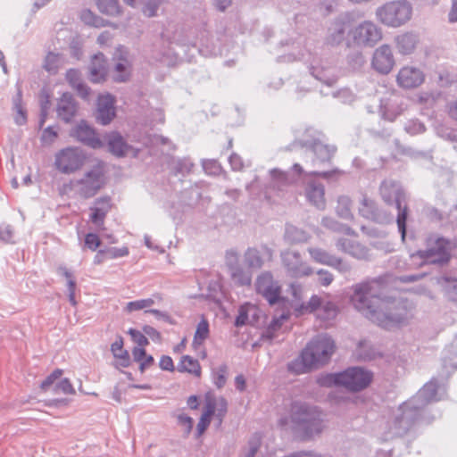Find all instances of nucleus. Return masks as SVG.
<instances>
[{
  "label": "nucleus",
  "instance_id": "obj_23",
  "mask_svg": "<svg viewBox=\"0 0 457 457\" xmlns=\"http://www.w3.org/2000/svg\"><path fill=\"white\" fill-rule=\"evenodd\" d=\"M209 336V323L206 320L203 319L196 326V329L192 341V347L194 351L196 352L203 359L207 356V353L203 345Z\"/></svg>",
  "mask_w": 457,
  "mask_h": 457
},
{
  "label": "nucleus",
  "instance_id": "obj_59",
  "mask_svg": "<svg viewBox=\"0 0 457 457\" xmlns=\"http://www.w3.org/2000/svg\"><path fill=\"white\" fill-rule=\"evenodd\" d=\"M405 129L408 133L411 135H417L422 133L425 130V127L419 120H412L406 124Z\"/></svg>",
  "mask_w": 457,
  "mask_h": 457
},
{
  "label": "nucleus",
  "instance_id": "obj_5",
  "mask_svg": "<svg viewBox=\"0 0 457 457\" xmlns=\"http://www.w3.org/2000/svg\"><path fill=\"white\" fill-rule=\"evenodd\" d=\"M279 424L307 436L320 433L323 428L321 413L316 408L300 403L292 405L289 414L281 418Z\"/></svg>",
  "mask_w": 457,
  "mask_h": 457
},
{
  "label": "nucleus",
  "instance_id": "obj_43",
  "mask_svg": "<svg viewBox=\"0 0 457 457\" xmlns=\"http://www.w3.org/2000/svg\"><path fill=\"white\" fill-rule=\"evenodd\" d=\"M398 105V101L394 100L388 106H384L381 111L383 117L388 120H394L403 111V108H400Z\"/></svg>",
  "mask_w": 457,
  "mask_h": 457
},
{
  "label": "nucleus",
  "instance_id": "obj_18",
  "mask_svg": "<svg viewBox=\"0 0 457 457\" xmlns=\"http://www.w3.org/2000/svg\"><path fill=\"white\" fill-rule=\"evenodd\" d=\"M282 261L288 274L293 278L310 276L312 270L306 263L303 262L300 255L293 251H287L282 254Z\"/></svg>",
  "mask_w": 457,
  "mask_h": 457
},
{
  "label": "nucleus",
  "instance_id": "obj_19",
  "mask_svg": "<svg viewBox=\"0 0 457 457\" xmlns=\"http://www.w3.org/2000/svg\"><path fill=\"white\" fill-rule=\"evenodd\" d=\"M109 152L117 156H137V150L128 145L122 136L117 131H112L104 136Z\"/></svg>",
  "mask_w": 457,
  "mask_h": 457
},
{
  "label": "nucleus",
  "instance_id": "obj_29",
  "mask_svg": "<svg viewBox=\"0 0 457 457\" xmlns=\"http://www.w3.org/2000/svg\"><path fill=\"white\" fill-rule=\"evenodd\" d=\"M123 339L118 337L111 345V352L114 357V365L116 368H127L131 363L129 352L123 347Z\"/></svg>",
  "mask_w": 457,
  "mask_h": 457
},
{
  "label": "nucleus",
  "instance_id": "obj_17",
  "mask_svg": "<svg viewBox=\"0 0 457 457\" xmlns=\"http://www.w3.org/2000/svg\"><path fill=\"white\" fill-rule=\"evenodd\" d=\"M380 192L386 202L390 203L393 200L396 201V205L399 210L397 216V225L401 232L402 238L405 237V221H406V210H401V204L399 201V188L394 182H384L380 187Z\"/></svg>",
  "mask_w": 457,
  "mask_h": 457
},
{
  "label": "nucleus",
  "instance_id": "obj_35",
  "mask_svg": "<svg viewBox=\"0 0 457 457\" xmlns=\"http://www.w3.org/2000/svg\"><path fill=\"white\" fill-rule=\"evenodd\" d=\"M311 72L313 77L328 86L333 85L336 81L334 69L331 67H324L320 63L312 64L311 66Z\"/></svg>",
  "mask_w": 457,
  "mask_h": 457
},
{
  "label": "nucleus",
  "instance_id": "obj_52",
  "mask_svg": "<svg viewBox=\"0 0 457 457\" xmlns=\"http://www.w3.org/2000/svg\"><path fill=\"white\" fill-rule=\"evenodd\" d=\"M57 273L59 276L65 278L67 282V288L69 287H76V280L72 272L65 266H59L57 268Z\"/></svg>",
  "mask_w": 457,
  "mask_h": 457
},
{
  "label": "nucleus",
  "instance_id": "obj_1",
  "mask_svg": "<svg viewBox=\"0 0 457 457\" xmlns=\"http://www.w3.org/2000/svg\"><path fill=\"white\" fill-rule=\"evenodd\" d=\"M378 284L362 282L353 287L351 303L367 319L386 329L398 327L407 319L406 309L388 298L377 295Z\"/></svg>",
  "mask_w": 457,
  "mask_h": 457
},
{
  "label": "nucleus",
  "instance_id": "obj_61",
  "mask_svg": "<svg viewBox=\"0 0 457 457\" xmlns=\"http://www.w3.org/2000/svg\"><path fill=\"white\" fill-rule=\"evenodd\" d=\"M203 168L207 174L217 175L220 172V164L214 160L205 161L203 163Z\"/></svg>",
  "mask_w": 457,
  "mask_h": 457
},
{
  "label": "nucleus",
  "instance_id": "obj_7",
  "mask_svg": "<svg viewBox=\"0 0 457 457\" xmlns=\"http://www.w3.org/2000/svg\"><path fill=\"white\" fill-rule=\"evenodd\" d=\"M412 5L407 0L386 3L376 11L377 20L389 28H399L406 24L412 16Z\"/></svg>",
  "mask_w": 457,
  "mask_h": 457
},
{
  "label": "nucleus",
  "instance_id": "obj_55",
  "mask_svg": "<svg viewBox=\"0 0 457 457\" xmlns=\"http://www.w3.org/2000/svg\"><path fill=\"white\" fill-rule=\"evenodd\" d=\"M270 177L274 186L280 187L288 183L287 175L278 170H270Z\"/></svg>",
  "mask_w": 457,
  "mask_h": 457
},
{
  "label": "nucleus",
  "instance_id": "obj_48",
  "mask_svg": "<svg viewBox=\"0 0 457 457\" xmlns=\"http://www.w3.org/2000/svg\"><path fill=\"white\" fill-rule=\"evenodd\" d=\"M286 236L292 242H303L307 239L303 231L293 226L287 227Z\"/></svg>",
  "mask_w": 457,
  "mask_h": 457
},
{
  "label": "nucleus",
  "instance_id": "obj_27",
  "mask_svg": "<svg viewBox=\"0 0 457 457\" xmlns=\"http://www.w3.org/2000/svg\"><path fill=\"white\" fill-rule=\"evenodd\" d=\"M395 44L398 54L401 55H410L414 53L419 44L418 36L405 32L398 35L395 38Z\"/></svg>",
  "mask_w": 457,
  "mask_h": 457
},
{
  "label": "nucleus",
  "instance_id": "obj_24",
  "mask_svg": "<svg viewBox=\"0 0 457 457\" xmlns=\"http://www.w3.org/2000/svg\"><path fill=\"white\" fill-rule=\"evenodd\" d=\"M309 253L313 261L318 263L335 267L342 272L349 270L348 264L343 262L341 260L328 254L327 252L320 248H310Z\"/></svg>",
  "mask_w": 457,
  "mask_h": 457
},
{
  "label": "nucleus",
  "instance_id": "obj_4",
  "mask_svg": "<svg viewBox=\"0 0 457 457\" xmlns=\"http://www.w3.org/2000/svg\"><path fill=\"white\" fill-rule=\"evenodd\" d=\"M335 350L334 341L327 336H319L311 341L301 355L291 361L288 369L295 373H305L326 363Z\"/></svg>",
  "mask_w": 457,
  "mask_h": 457
},
{
  "label": "nucleus",
  "instance_id": "obj_9",
  "mask_svg": "<svg viewBox=\"0 0 457 457\" xmlns=\"http://www.w3.org/2000/svg\"><path fill=\"white\" fill-rule=\"evenodd\" d=\"M449 243L443 238H429L428 249L411 255L413 263L420 260L424 263H443L449 260Z\"/></svg>",
  "mask_w": 457,
  "mask_h": 457
},
{
  "label": "nucleus",
  "instance_id": "obj_60",
  "mask_svg": "<svg viewBox=\"0 0 457 457\" xmlns=\"http://www.w3.org/2000/svg\"><path fill=\"white\" fill-rule=\"evenodd\" d=\"M57 137V131L53 127H47L44 129L41 140L46 145L52 144Z\"/></svg>",
  "mask_w": 457,
  "mask_h": 457
},
{
  "label": "nucleus",
  "instance_id": "obj_40",
  "mask_svg": "<svg viewBox=\"0 0 457 457\" xmlns=\"http://www.w3.org/2000/svg\"><path fill=\"white\" fill-rule=\"evenodd\" d=\"M335 149L322 143H315L313 145V153L317 157V160L320 162H326L330 159L334 154Z\"/></svg>",
  "mask_w": 457,
  "mask_h": 457
},
{
  "label": "nucleus",
  "instance_id": "obj_56",
  "mask_svg": "<svg viewBox=\"0 0 457 457\" xmlns=\"http://www.w3.org/2000/svg\"><path fill=\"white\" fill-rule=\"evenodd\" d=\"M323 225L332 230H335V231H339V232H343V233H345L347 235L350 234V228L345 225H340L338 224L337 222L334 221L333 220L331 219H328V218H325L322 221Z\"/></svg>",
  "mask_w": 457,
  "mask_h": 457
},
{
  "label": "nucleus",
  "instance_id": "obj_28",
  "mask_svg": "<svg viewBox=\"0 0 457 457\" xmlns=\"http://www.w3.org/2000/svg\"><path fill=\"white\" fill-rule=\"evenodd\" d=\"M226 259L233 280L242 286L250 285L252 280L251 274L248 271L242 270L236 265L238 259L237 253L229 252L227 253Z\"/></svg>",
  "mask_w": 457,
  "mask_h": 457
},
{
  "label": "nucleus",
  "instance_id": "obj_11",
  "mask_svg": "<svg viewBox=\"0 0 457 457\" xmlns=\"http://www.w3.org/2000/svg\"><path fill=\"white\" fill-rule=\"evenodd\" d=\"M226 411L227 403L223 398L216 399L211 395H206L204 411L196 427L198 436L203 435L209 427L213 416H216L220 422Z\"/></svg>",
  "mask_w": 457,
  "mask_h": 457
},
{
  "label": "nucleus",
  "instance_id": "obj_46",
  "mask_svg": "<svg viewBox=\"0 0 457 457\" xmlns=\"http://www.w3.org/2000/svg\"><path fill=\"white\" fill-rule=\"evenodd\" d=\"M350 204L351 202L348 197H339L337 212L340 217L344 219H349L351 217Z\"/></svg>",
  "mask_w": 457,
  "mask_h": 457
},
{
  "label": "nucleus",
  "instance_id": "obj_45",
  "mask_svg": "<svg viewBox=\"0 0 457 457\" xmlns=\"http://www.w3.org/2000/svg\"><path fill=\"white\" fill-rule=\"evenodd\" d=\"M80 19L87 25L94 27L105 26L104 20L96 17L90 10L85 9L80 13Z\"/></svg>",
  "mask_w": 457,
  "mask_h": 457
},
{
  "label": "nucleus",
  "instance_id": "obj_63",
  "mask_svg": "<svg viewBox=\"0 0 457 457\" xmlns=\"http://www.w3.org/2000/svg\"><path fill=\"white\" fill-rule=\"evenodd\" d=\"M12 237L13 229L10 225L0 226V240L10 243L12 241Z\"/></svg>",
  "mask_w": 457,
  "mask_h": 457
},
{
  "label": "nucleus",
  "instance_id": "obj_10",
  "mask_svg": "<svg viewBox=\"0 0 457 457\" xmlns=\"http://www.w3.org/2000/svg\"><path fill=\"white\" fill-rule=\"evenodd\" d=\"M80 195L91 197L100 190L105 183L104 166L102 162H97L91 169L84 173V176L77 181Z\"/></svg>",
  "mask_w": 457,
  "mask_h": 457
},
{
  "label": "nucleus",
  "instance_id": "obj_41",
  "mask_svg": "<svg viewBox=\"0 0 457 457\" xmlns=\"http://www.w3.org/2000/svg\"><path fill=\"white\" fill-rule=\"evenodd\" d=\"M228 367L222 364L212 371V378L214 385L220 388L222 387L227 380Z\"/></svg>",
  "mask_w": 457,
  "mask_h": 457
},
{
  "label": "nucleus",
  "instance_id": "obj_62",
  "mask_svg": "<svg viewBox=\"0 0 457 457\" xmlns=\"http://www.w3.org/2000/svg\"><path fill=\"white\" fill-rule=\"evenodd\" d=\"M434 100L435 98L433 95L428 92H420L417 94L413 98V102L420 104H430L434 102Z\"/></svg>",
  "mask_w": 457,
  "mask_h": 457
},
{
  "label": "nucleus",
  "instance_id": "obj_58",
  "mask_svg": "<svg viewBox=\"0 0 457 457\" xmlns=\"http://www.w3.org/2000/svg\"><path fill=\"white\" fill-rule=\"evenodd\" d=\"M246 261L250 267L259 268L262 265V261L259 257L258 252L253 249H250L245 253Z\"/></svg>",
  "mask_w": 457,
  "mask_h": 457
},
{
  "label": "nucleus",
  "instance_id": "obj_20",
  "mask_svg": "<svg viewBox=\"0 0 457 457\" xmlns=\"http://www.w3.org/2000/svg\"><path fill=\"white\" fill-rule=\"evenodd\" d=\"M72 137L85 145L98 149L104 146L103 141L97 137L96 131L86 121L81 120L72 130Z\"/></svg>",
  "mask_w": 457,
  "mask_h": 457
},
{
  "label": "nucleus",
  "instance_id": "obj_31",
  "mask_svg": "<svg viewBox=\"0 0 457 457\" xmlns=\"http://www.w3.org/2000/svg\"><path fill=\"white\" fill-rule=\"evenodd\" d=\"M260 315L261 311L256 305L245 303L239 309L238 315L236 319V325L243 326L247 323H254L259 320Z\"/></svg>",
  "mask_w": 457,
  "mask_h": 457
},
{
  "label": "nucleus",
  "instance_id": "obj_47",
  "mask_svg": "<svg viewBox=\"0 0 457 457\" xmlns=\"http://www.w3.org/2000/svg\"><path fill=\"white\" fill-rule=\"evenodd\" d=\"M74 392V389L67 378L60 377L58 378L56 385L54 387V394H72Z\"/></svg>",
  "mask_w": 457,
  "mask_h": 457
},
{
  "label": "nucleus",
  "instance_id": "obj_64",
  "mask_svg": "<svg viewBox=\"0 0 457 457\" xmlns=\"http://www.w3.org/2000/svg\"><path fill=\"white\" fill-rule=\"evenodd\" d=\"M334 96L337 98H339L343 103H348V104L352 103L354 99V96L347 88L339 90L338 92L334 94Z\"/></svg>",
  "mask_w": 457,
  "mask_h": 457
},
{
  "label": "nucleus",
  "instance_id": "obj_38",
  "mask_svg": "<svg viewBox=\"0 0 457 457\" xmlns=\"http://www.w3.org/2000/svg\"><path fill=\"white\" fill-rule=\"evenodd\" d=\"M337 248L357 258H362L365 255V253L361 245L347 239L339 240L337 242Z\"/></svg>",
  "mask_w": 457,
  "mask_h": 457
},
{
  "label": "nucleus",
  "instance_id": "obj_57",
  "mask_svg": "<svg viewBox=\"0 0 457 457\" xmlns=\"http://www.w3.org/2000/svg\"><path fill=\"white\" fill-rule=\"evenodd\" d=\"M444 281L446 283L445 290L448 297L454 302H457V279H447Z\"/></svg>",
  "mask_w": 457,
  "mask_h": 457
},
{
  "label": "nucleus",
  "instance_id": "obj_21",
  "mask_svg": "<svg viewBox=\"0 0 457 457\" xmlns=\"http://www.w3.org/2000/svg\"><path fill=\"white\" fill-rule=\"evenodd\" d=\"M115 117L114 98L109 94L98 96L96 118L102 125L109 124Z\"/></svg>",
  "mask_w": 457,
  "mask_h": 457
},
{
  "label": "nucleus",
  "instance_id": "obj_8",
  "mask_svg": "<svg viewBox=\"0 0 457 457\" xmlns=\"http://www.w3.org/2000/svg\"><path fill=\"white\" fill-rule=\"evenodd\" d=\"M87 160L84 150L76 146L61 149L54 155V167L62 174L70 175L79 171Z\"/></svg>",
  "mask_w": 457,
  "mask_h": 457
},
{
  "label": "nucleus",
  "instance_id": "obj_26",
  "mask_svg": "<svg viewBox=\"0 0 457 457\" xmlns=\"http://www.w3.org/2000/svg\"><path fill=\"white\" fill-rule=\"evenodd\" d=\"M77 104L74 102L72 96L64 93L57 103V115L65 122H70L77 113Z\"/></svg>",
  "mask_w": 457,
  "mask_h": 457
},
{
  "label": "nucleus",
  "instance_id": "obj_15",
  "mask_svg": "<svg viewBox=\"0 0 457 457\" xmlns=\"http://www.w3.org/2000/svg\"><path fill=\"white\" fill-rule=\"evenodd\" d=\"M255 288L257 293L262 295L270 304H274L280 300V286L270 273H263L258 277Z\"/></svg>",
  "mask_w": 457,
  "mask_h": 457
},
{
  "label": "nucleus",
  "instance_id": "obj_3",
  "mask_svg": "<svg viewBox=\"0 0 457 457\" xmlns=\"http://www.w3.org/2000/svg\"><path fill=\"white\" fill-rule=\"evenodd\" d=\"M445 394V386L439 385L436 380L432 379L428 382L415 396L403 403L394 411V434L401 435L417 418L420 407L430 402L442 399Z\"/></svg>",
  "mask_w": 457,
  "mask_h": 457
},
{
  "label": "nucleus",
  "instance_id": "obj_14",
  "mask_svg": "<svg viewBox=\"0 0 457 457\" xmlns=\"http://www.w3.org/2000/svg\"><path fill=\"white\" fill-rule=\"evenodd\" d=\"M114 67L112 79L116 82L127 81L131 75V60L129 53L124 46H118L113 54Z\"/></svg>",
  "mask_w": 457,
  "mask_h": 457
},
{
  "label": "nucleus",
  "instance_id": "obj_32",
  "mask_svg": "<svg viewBox=\"0 0 457 457\" xmlns=\"http://www.w3.org/2000/svg\"><path fill=\"white\" fill-rule=\"evenodd\" d=\"M111 204L109 198H101L96 201L94 206L91 208V221L98 228H102L104 217L109 212Z\"/></svg>",
  "mask_w": 457,
  "mask_h": 457
},
{
  "label": "nucleus",
  "instance_id": "obj_33",
  "mask_svg": "<svg viewBox=\"0 0 457 457\" xmlns=\"http://www.w3.org/2000/svg\"><path fill=\"white\" fill-rule=\"evenodd\" d=\"M320 306L313 312L316 313L317 319L328 323L337 317L338 309L331 301L320 297Z\"/></svg>",
  "mask_w": 457,
  "mask_h": 457
},
{
  "label": "nucleus",
  "instance_id": "obj_37",
  "mask_svg": "<svg viewBox=\"0 0 457 457\" xmlns=\"http://www.w3.org/2000/svg\"><path fill=\"white\" fill-rule=\"evenodd\" d=\"M64 64V58L62 55L55 53H48L46 56L44 68L49 73L54 74Z\"/></svg>",
  "mask_w": 457,
  "mask_h": 457
},
{
  "label": "nucleus",
  "instance_id": "obj_22",
  "mask_svg": "<svg viewBox=\"0 0 457 457\" xmlns=\"http://www.w3.org/2000/svg\"><path fill=\"white\" fill-rule=\"evenodd\" d=\"M89 78L95 83L104 81L107 77L108 64L104 55L101 53L92 57L89 65Z\"/></svg>",
  "mask_w": 457,
  "mask_h": 457
},
{
  "label": "nucleus",
  "instance_id": "obj_6",
  "mask_svg": "<svg viewBox=\"0 0 457 457\" xmlns=\"http://www.w3.org/2000/svg\"><path fill=\"white\" fill-rule=\"evenodd\" d=\"M372 380V374L361 368H350L340 373L326 374L319 378L323 386H344L351 391L367 387Z\"/></svg>",
  "mask_w": 457,
  "mask_h": 457
},
{
  "label": "nucleus",
  "instance_id": "obj_36",
  "mask_svg": "<svg viewBox=\"0 0 457 457\" xmlns=\"http://www.w3.org/2000/svg\"><path fill=\"white\" fill-rule=\"evenodd\" d=\"M66 79L70 85L76 88L79 95L82 98H87L89 95V90L87 86L81 82L80 72L77 70L71 69L66 72Z\"/></svg>",
  "mask_w": 457,
  "mask_h": 457
},
{
  "label": "nucleus",
  "instance_id": "obj_44",
  "mask_svg": "<svg viewBox=\"0 0 457 457\" xmlns=\"http://www.w3.org/2000/svg\"><path fill=\"white\" fill-rule=\"evenodd\" d=\"M61 375H62V371L61 370H54L44 381H42L40 388L45 392L54 393V387Z\"/></svg>",
  "mask_w": 457,
  "mask_h": 457
},
{
  "label": "nucleus",
  "instance_id": "obj_49",
  "mask_svg": "<svg viewBox=\"0 0 457 457\" xmlns=\"http://www.w3.org/2000/svg\"><path fill=\"white\" fill-rule=\"evenodd\" d=\"M128 334L137 346H145L148 345V338L145 334L136 328H129Z\"/></svg>",
  "mask_w": 457,
  "mask_h": 457
},
{
  "label": "nucleus",
  "instance_id": "obj_50",
  "mask_svg": "<svg viewBox=\"0 0 457 457\" xmlns=\"http://www.w3.org/2000/svg\"><path fill=\"white\" fill-rule=\"evenodd\" d=\"M105 257L108 259H117L129 255V248L127 246L110 247L104 250Z\"/></svg>",
  "mask_w": 457,
  "mask_h": 457
},
{
  "label": "nucleus",
  "instance_id": "obj_12",
  "mask_svg": "<svg viewBox=\"0 0 457 457\" xmlns=\"http://www.w3.org/2000/svg\"><path fill=\"white\" fill-rule=\"evenodd\" d=\"M292 300L290 306L293 309V313L296 316H302L308 313H312L318 309L320 304V296L317 295H312L308 302H303V289L301 286L292 284L290 286Z\"/></svg>",
  "mask_w": 457,
  "mask_h": 457
},
{
  "label": "nucleus",
  "instance_id": "obj_16",
  "mask_svg": "<svg viewBox=\"0 0 457 457\" xmlns=\"http://www.w3.org/2000/svg\"><path fill=\"white\" fill-rule=\"evenodd\" d=\"M424 80V72L411 65L403 66L396 74L397 85L405 89L418 87L423 84Z\"/></svg>",
  "mask_w": 457,
  "mask_h": 457
},
{
  "label": "nucleus",
  "instance_id": "obj_25",
  "mask_svg": "<svg viewBox=\"0 0 457 457\" xmlns=\"http://www.w3.org/2000/svg\"><path fill=\"white\" fill-rule=\"evenodd\" d=\"M305 197L309 204L317 209L323 210L326 206L325 190L321 184L308 182L305 187Z\"/></svg>",
  "mask_w": 457,
  "mask_h": 457
},
{
  "label": "nucleus",
  "instance_id": "obj_53",
  "mask_svg": "<svg viewBox=\"0 0 457 457\" xmlns=\"http://www.w3.org/2000/svg\"><path fill=\"white\" fill-rule=\"evenodd\" d=\"M260 445H261V437L258 435H254L249 440L247 452L242 457H254Z\"/></svg>",
  "mask_w": 457,
  "mask_h": 457
},
{
  "label": "nucleus",
  "instance_id": "obj_2",
  "mask_svg": "<svg viewBox=\"0 0 457 457\" xmlns=\"http://www.w3.org/2000/svg\"><path fill=\"white\" fill-rule=\"evenodd\" d=\"M381 39V29L370 21H364L356 26H352L346 21H337L328 29V41L331 45L345 42L349 47H372Z\"/></svg>",
  "mask_w": 457,
  "mask_h": 457
},
{
  "label": "nucleus",
  "instance_id": "obj_42",
  "mask_svg": "<svg viewBox=\"0 0 457 457\" xmlns=\"http://www.w3.org/2000/svg\"><path fill=\"white\" fill-rule=\"evenodd\" d=\"M97 6L102 12L109 15H115L120 12L117 0H97Z\"/></svg>",
  "mask_w": 457,
  "mask_h": 457
},
{
  "label": "nucleus",
  "instance_id": "obj_30",
  "mask_svg": "<svg viewBox=\"0 0 457 457\" xmlns=\"http://www.w3.org/2000/svg\"><path fill=\"white\" fill-rule=\"evenodd\" d=\"M162 297L161 295L156 294L149 298H142L137 299L134 301H130L125 304L123 307V312L127 314H131L136 312L144 311L145 312H149L150 308L157 302H162Z\"/></svg>",
  "mask_w": 457,
  "mask_h": 457
},
{
  "label": "nucleus",
  "instance_id": "obj_39",
  "mask_svg": "<svg viewBox=\"0 0 457 457\" xmlns=\"http://www.w3.org/2000/svg\"><path fill=\"white\" fill-rule=\"evenodd\" d=\"M13 109L15 111L14 120L18 125H23L27 120L26 111L21 103V93L19 90L16 98L13 100Z\"/></svg>",
  "mask_w": 457,
  "mask_h": 457
},
{
  "label": "nucleus",
  "instance_id": "obj_51",
  "mask_svg": "<svg viewBox=\"0 0 457 457\" xmlns=\"http://www.w3.org/2000/svg\"><path fill=\"white\" fill-rule=\"evenodd\" d=\"M162 0H147L143 7V13L147 17H154L157 14Z\"/></svg>",
  "mask_w": 457,
  "mask_h": 457
},
{
  "label": "nucleus",
  "instance_id": "obj_13",
  "mask_svg": "<svg viewBox=\"0 0 457 457\" xmlns=\"http://www.w3.org/2000/svg\"><path fill=\"white\" fill-rule=\"evenodd\" d=\"M370 65L371 68L379 74H389L395 65L392 47L387 44L377 47L373 52Z\"/></svg>",
  "mask_w": 457,
  "mask_h": 457
},
{
  "label": "nucleus",
  "instance_id": "obj_54",
  "mask_svg": "<svg viewBox=\"0 0 457 457\" xmlns=\"http://www.w3.org/2000/svg\"><path fill=\"white\" fill-rule=\"evenodd\" d=\"M101 244L100 237L95 233H87L85 236V246L91 251H96Z\"/></svg>",
  "mask_w": 457,
  "mask_h": 457
},
{
  "label": "nucleus",
  "instance_id": "obj_34",
  "mask_svg": "<svg viewBox=\"0 0 457 457\" xmlns=\"http://www.w3.org/2000/svg\"><path fill=\"white\" fill-rule=\"evenodd\" d=\"M177 369L179 372L188 373L196 378L202 374V369L199 361L189 355H183L178 363Z\"/></svg>",
  "mask_w": 457,
  "mask_h": 457
}]
</instances>
